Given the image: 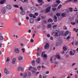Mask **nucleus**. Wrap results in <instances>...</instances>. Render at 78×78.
Returning <instances> with one entry per match:
<instances>
[{"instance_id":"obj_1","label":"nucleus","mask_w":78,"mask_h":78,"mask_svg":"<svg viewBox=\"0 0 78 78\" xmlns=\"http://www.w3.org/2000/svg\"><path fill=\"white\" fill-rule=\"evenodd\" d=\"M29 70H31V72L33 73H35L36 71H37V69L35 67H33L32 66H31L29 68V69H28Z\"/></svg>"},{"instance_id":"obj_2","label":"nucleus","mask_w":78,"mask_h":78,"mask_svg":"<svg viewBox=\"0 0 78 78\" xmlns=\"http://www.w3.org/2000/svg\"><path fill=\"white\" fill-rule=\"evenodd\" d=\"M44 48L45 50H48L49 49V44L47 43H46L45 44V45L44 47Z\"/></svg>"},{"instance_id":"obj_3","label":"nucleus","mask_w":78,"mask_h":78,"mask_svg":"<svg viewBox=\"0 0 78 78\" xmlns=\"http://www.w3.org/2000/svg\"><path fill=\"white\" fill-rule=\"evenodd\" d=\"M51 8V6H50V7H48L46 8V11H45V12H46V13H48V12H50Z\"/></svg>"},{"instance_id":"obj_4","label":"nucleus","mask_w":78,"mask_h":78,"mask_svg":"<svg viewBox=\"0 0 78 78\" xmlns=\"http://www.w3.org/2000/svg\"><path fill=\"white\" fill-rule=\"evenodd\" d=\"M73 52L72 51H71L70 52V56H74L75 55V52H76V51L75 50H73Z\"/></svg>"},{"instance_id":"obj_5","label":"nucleus","mask_w":78,"mask_h":78,"mask_svg":"<svg viewBox=\"0 0 78 78\" xmlns=\"http://www.w3.org/2000/svg\"><path fill=\"white\" fill-rule=\"evenodd\" d=\"M20 76H22L24 78H26L27 76V73L25 72V73L23 74L22 73H21L20 74Z\"/></svg>"},{"instance_id":"obj_6","label":"nucleus","mask_w":78,"mask_h":78,"mask_svg":"<svg viewBox=\"0 0 78 78\" xmlns=\"http://www.w3.org/2000/svg\"><path fill=\"white\" fill-rule=\"evenodd\" d=\"M30 10L31 12H35L36 11V8L34 7H32L30 8Z\"/></svg>"},{"instance_id":"obj_7","label":"nucleus","mask_w":78,"mask_h":78,"mask_svg":"<svg viewBox=\"0 0 78 78\" xmlns=\"http://www.w3.org/2000/svg\"><path fill=\"white\" fill-rule=\"evenodd\" d=\"M54 22L56 23V22H58V18H57V16H54Z\"/></svg>"},{"instance_id":"obj_8","label":"nucleus","mask_w":78,"mask_h":78,"mask_svg":"<svg viewBox=\"0 0 78 78\" xmlns=\"http://www.w3.org/2000/svg\"><path fill=\"white\" fill-rule=\"evenodd\" d=\"M18 70L19 72V71H20V70L23 71V68L22 67H19L18 68Z\"/></svg>"},{"instance_id":"obj_9","label":"nucleus","mask_w":78,"mask_h":78,"mask_svg":"<svg viewBox=\"0 0 78 78\" xmlns=\"http://www.w3.org/2000/svg\"><path fill=\"white\" fill-rule=\"evenodd\" d=\"M4 73L6 74V75H8V74H9V72L7 70L6 68H5L4 69Z\"/></svg>"},{"instance_id":"obj_10","label":"nucleus","mask_w":78,"mask_h":78,"mask_svg":"<svg viewBox=\"0 0 78 78\" xmlns=\"http://www.w3.org/2000/svg\"><path fill=\"white\" fill-rule=\"evenodd\" d=\"M15 51L16 53H19L20 50H19L18 48H16L15 49Z\"/></svg>"},{"instance_id":"obj_11","label":"nucleus","mask_w":78,"mask_h":78,"mask_svg":"<svg viewBox=\"0 0 78 78\" xmlns=\"http://www.w3.org/2000/svg\"><path fill=\"white\" fill-rule=\"evenodd\" d=\"M1 12L3 14H5L6 13V10L4 9H2L1 10Z\"/></svg>"},{"instance_id":"obj_12","label":"nucleus","mask_w":78,"mask_h":78,"mask_svg":"<svg viewBox=\"0 0 78 78\" xmlns=\"http://www.w3.org/2000/svg\"><path fill=\"white\" fill-rule=\"evenodd\" d=\"M12 8V7L11 6V5H7V8L8 9H11V8Z\"/></svg>"},{"instance_id":"obj_13","label":"nucleus","mask_w":78,"mask_h":78,"mask_svg":"<svg viewBox=\"0 0 78 78\" xmlns=\"http://www.w3.org/2000/svg\"><path fill=\"white\" fill-rule=\"evenodd\" d=\"M16 58H14L12 60V63L13 64H14L15 62H16Z\"/></svg>"},{"instance_id":"obj_14","label":"nucleus","mask_w":78,"mask_h":78,"mask_svg":"<svg viewBox=\"0 0 78 78\" xmlns=\"http://www.w3.org/2000/svg\"><path fill=\"white\" fill-rule=\"evenodd\" d=\"M36 62H37V64H40L41 63V59H40V58H37L36 60Z\"/></svg>"},{"instance_id":"obj_15","label":"nucleus","mask_w":78,"mask_h":78,"mask_svg":"<svg viewBox=\"0 0 78 78\" xmlns=\"http://www.w3.org/2000/svg\"><path fill=\"white\" fill-rule=\"evenodd\" d=\"M30 23H34V20L33 18H30Z\"/></svg>"},{"instance_id":"obj_16","label":"nucleus","mask_w":78,"mask_h":78,"mask_svg":"<svg viewBox=\"0 0 78 78\" xmlns=\"http://www.w3.org/2000/svg\"><path fill=\"white\" fill-rule=\"evenodd\" d=\"M18 59L19 61H21L23 59V57L22 56H20L18 57Z\"/></svg>"},{"instance_id":"obj_17","label":"nucleus","mask_w":78,"mask_h":78,"mask_svg":"<svg viewBox=\"0 0 78 78\" xmlns=\"http://www.w3.org/2000/svg\"><path fill=\"white\" fill-rule=\"evenodd\" d=\"M48 22H51L52 23L53 22V20L51 18H50L48 19Z\"/></svg>"},{"instance_id":"obj_18","label":"nucleus","mask_w":78,"mask_h":78,"mask_svg":"<svg viewBox=\"0 0 78 78\" xmlns=\"http://www.w3.org/2000/svg\"><path fill=\"white\" fill-rule=\"evenodd\" d=\"M20 14H22V15H25V12L23 11L20 12Z\"/></svg>"},{"instance_id":"obj_19","label":"nucleus","mask_w":78,"mask_h":78,"mask_svg":"<svg viewBox=\"0 0 78 78\" xmlns=\"http://www.w3.org/2000/svg\"><path fill=\"white\" fill-rule=\"evenodd\" d=\"M61 45L60 44L58 43V41L56 42V47H58V46H59V45Z\"/></svg>"},{"instance_id":"obj_20","label":"nucleus","mask_w":78,"mask_h":78,"mask_svg":"<svg viewBox=\"0 0 78 78\" xmlns=\"http://www.w3.org/2000/svg\"><path fill=\"white\" fill-rule=\"evenodd\" d=\"M56 58H58V59H60V58H61V57L59 55H56Z\"/></svg>"},{"instance_id":"obj_21","label":"nucleus","mask_w":78,"mask_h":78,"mask_svg":"<svg viewBox=\"0 0 78 78\" xmlns=\"http://www.w3.org/2000/svg\"><path fill=\"white\" fill-rule=\"evenodd\" d=\"M31 63L33 66H35V61L34 60L32 61Z\"/></svg>"},{"instance_id":"obj_22","label":"nucleus","mask_w":78,"mask_h":78,"mask_svg":"<svg viewBox=\"0 0 78 78\" xmlns=\"http://www.w3.org/2000/svg\"><path fill=\"white\" fill-rule=\"evenodd\" d=\"M58 43L60 44L62 42V41L61 39H59L57 41Z\"/></svg>"},{"instance_id":"obj_23","label":"nucleus","mask_w":78,"mask_h":78,"mask_svg":"<svg viewBox=\"0 0 78 78\" xmlns=\"http://www.w3.org/2000/svg\"><path fill=\"white\" fill-rule=\"evenodd\" d=\"M68 33H69V31H66L65 32L64 35L65 36H67V35L68 34Z\"/></svg>"},{"instance_id":"obj_24","label":"nucleus","mask_w":78,"mask_h":78,"mask_svg":"<svg viewBox=\"0 0 78 78\" xmlns=\"http://www.w3.org/2000/svg\"><path fill=\"white\" fill-rule=\"evenodd\" d=\"M3 36L1 35L0 36V40L1 41H3Z\"/></svg>"},{"instance_id":"obj_25","label":"nucleus","mask_w":78,"mask_h":78,"mask_svg":"<svg viewBox=\"0 0 78 78\" xmlns=\"http://www.w3.org/2000/svg\"><path fill=\"white\" fill-rule=\"evenodd\" d=\"M42 28L43 29H44L46 27L45 25H44V24H42Z\"/></svg>"},{"instance_id":"obj_26","label":"nucleus","mask_w":78,"mask_h":78,"mask_svg":"<svg viewBox=\"0 0 78 78\" xmlns=\"http://www.w3.org/2000/svg\"><path fill=\"white\" fill-rule=\"evenodd\" d=\"M13 6L15 8H19V5L16 4L14 5Z\"/></svg>"},{"instance_id":"obj_27","label":"nucleus","mask_w":78,"mask_h":78,"mask_svg":"<svg viewBox=\"0 0 78 78\" xmlns=\"http://www.w3.org/2000/svg\"><path fill=\"white\" fill-rule=\"evenodd\" d=\"M55 64V66L56 67L58 66V63L56 62H54Z\"/></svg>"},{"instance_id":"obj_28","label":"nucleus","mask_w":78,"mask_h":78,"mask_svg":"<svg viewBox=\"0 0 78 78\" xmlns=\"http://www.w3.org/2000/svg\"><path fill=\"white\" fill-rule=\"evenodd\" d=\"M56 16H57V17H59V16H61V15H60V13L58 12L56 13Z\"/></svg>"},{"instance_id":"obj_29","label":"nucleus","mask_w":78,"mask_h":78,"mask_svg":"<svg viewBox=\"0 0 78 78\" xmlns=\"http://www.w3.org/2000/svg\"><path fill=\"white\" fill-rule=\"evenodd\" d=\"M63 50H64V51H66V50H67V48H66V47L65 46H64L63 47Z\"/></svg>"},{"instance_id":"obj_30","label":"nucleus","mask_w":78,"mask_h":78,"mask_svg":"<svg viewBox=\"0 0 78 78\" xmlns=\"http://www.w3.org/2000/svg\"><path fill=\"white\" fill-rule=\"evenodd\" d=\"M55 31L57 33V32H59V29H58L57 28H56V29H55Z\"/></svg>"},{"instance_id":"obj_31","label":"nucleus","mask_w":78,"mask_h":78,"mask_svg":"<svg viewBox=\"0 0 78 78\" xmlns=\"http://www.w3.org/2000/svg\"><path fill=\"white\" fill-rule=\"evenodd\" d=\"M9 57H7V60H6V62H9Z\"/></svg>"},{"instance_id":"obj_32","label":"nucleus","mask_w":78,"mask_h":78,"mask_svg":"<svg viewBox=\"0 0 78 78\" xmlns=\"http://www.w3.org/2000/svg\"><path fill=\"white\" fill-rule=\"evenodd\" d=\"M38 3H42L43 1L42 0H38Z\"/></svg>"},{"instance_id":"obj_33","label":"nucleus","mask_w":78,"mask_h":78,"mask_svg":"<svg viewBox=\"0 0 78 78\" xmlns=\"http://www.w3.org/2000/svg\"><path fill=\"white\" fill-rule=\"evenodd\" d=\"M54 35L55 36H58V33L57 32L55 33L54 34Z\"/></svg>"},{"instance_id":"obj_34","label":"nucleus","mask_w":78,"mask_h":78,"mask_svg":"<svg viewBox=\"0 0 78 78\" xmlns=\"http://www.w3.org/2000/svg\"><path fill=\"white\" fill-rule=\"evenodd\" d=\"M43 57L44 58H46L47 57V54H44L43 55Z\"/></svg>"},{"instance_id":"obj_35","label":"nucleus","mask_w":78,"mask_h":78,"mask_svg":"<svg viewBox=\"0 0 78 78\" xmlns=\"http://www.w3.org/2000/svg\"><path fill=\"white\" fill-rule=\"evenodd\" d=\"M43 23L44 24H45V23H47V21L46 20H44L43 21Z\"/></svg>"},{"instance_id":"obj_36","label":"nucleus","mask_w":78,"mask_h":78,"mask_svg":"<svg viewBox=\"0 0 78 78\" xmlns=\"http://www.w3.org/2000/svg\"><path fill=\"white\" fill-rule=\"evenodd\" d=\"M41 66H38L37 67V69L39 70H41Z\"/></svg>"},{"instance_id":"obj_37","label":"nucleus","mask_w":78,"mask_h":78,"mask_svg":"<svg viewBox=\"0 0 78 78\" xmlns=\"http://www.w3.org/2000/svg\"><path fill=\"white\" fill-rule=\"evenodd\" d=\"M69 10L71 12H72L73 11V8H72L71 7L69 8Z\"/></svg>"},{"instance_id":"obj_38","label":"nucleus","mask_w":78,"mask_h":78,"mask_svg":"<svg viewBox=\"0 0 78 78\" xmlns=\"http://www.w3.org/2000/svg\"><path fill=\"white\" fill-rule=\"evenodd\" d=\"M20 9H21V11H23V8H22V7L20 6Z\"/></svg>"},{"instance_id":"obj_39","label":"nucleus","mask_w":78,"mask_h":78,"mask_svg":"<svg viewBox=\"0 0 78 78\" xmlns=\"http://www.w3.org/2000/svg\"><path fill=\"white\" fill-rule=\"evenodd\" d=\"M52 9L53 10V11H56V8H52Z\"/></svg>"},{"instance_id":"obj_40","label":"nucleus","mask_w":78,"mask_h":78,"mask_svg":"<svg viewBox=\"0 0 78 78\" xmlns=\"http://www.w3.org/2000/svg\"><path fill=\"white\" fill-rule=\"evenodd\" d=\"M6 2H4V1H1L0 2L1 4H4V3H5Z\"/></svg>"},{"instance_id":"obj_41","label":"nucleus","mask_w":78,"mask_h":78,"mask_svg":"<svg viewBox=\"0 0 78 78\" xmlns=\"http://www.w3.org/2000/svg\"><path fill=\"white\" fill-rule=\"evenodd\" d=\"M61 15L63 17H65L66 16V14L64 13H62Z\"/></svg>"},{"instance_id":"obj_42","label":"nucleus","mask_w":78,"mask_h":78,"mask_svg":"<svg viewBox=\"0 0 78 78\" xmlns=\"http://www.w3.org/2000/svg\"><path fill=\"white\" fill-rule=\"evenodd\" d=\"M45 53V52L43 51L42 52V54H41V55H42V57H43V55H44V53Z\"/></svg>"},{"instance_id":"obj_43","label":"nucleus","mask_w":78,"mask_h":78,"mask_svg":"<svg viewBox=\"0 0 78 78\" xmlns=\"http://www.w3.org/2000/svg\"><path fill=\"white\" fill-rule=\"evenodd\" d=\"M29 16L30 17H33V14H30Z\"/></svg>"},{"instance_id":"obj_44","label":"nucleus","mask_w":78,"mask_h":78,"mask_svg":"<svg viewBox=\"0 0 78 78\" xmlns=\"http://www.w3.org/2000/svg\"><path fill=\"white\" fill-rule=\"evenodd\" d=\"M21 50H22L23 53H25V48L22 49Z\"/></svg>"},{"instance_id":"obj_45","label":"nucleus","mask_w":78,"mask_h":78,"mask_svg":"<svg viewBox=\"0 0 78 78\" xmlns=\"http://www.w3.org/2000/svg\"><path fill=\"white\" fill-rule=\"evenodd\" d=\"M71 24H72V25H75V23L73 22H71Z\"/></svg>"},{"instance_id":"obj_46","label":"nucleus","mask_w":78,"mask_h":78,"mask_svg":"<svg viewBox=\"0 0 78 78\" xmlns=\"http://www.w3.org/2000/svg\"><path fill=\"white\" fill-rule=\"evenodd\" d=\"M56 2L57 3H60V1L58 0L56 1Z\"/></svg>"},{"instance_id":"obj_47","label":"nucleus","mask_w":78,"mask_h":78,"mask_svg":"<svg viewBox=\"0 0 78 78\" xmlns=\"http://www.w3.org/2000/svg\"><path fill=\"white\" fill-rule=\"evenodd\" d=\"M46 76H47V75L46 74H44L43 76V78H46Z\"/></svg>"},{"instance_id":"obj_48","label":"nucleus","mask_w":78,"mask_h":78,"mask_svg":"<svg viewBox=\"0 0 78 78\" xmlns=\"http://www.w3.org/2000/svg\"><path fill=\"white\" fill-rule=\"evenodd\" d=\"M41 20V18L38 17L37 19V21H40Z\"/></svg>"},{"instance_id":"obj_49","label":"nucleus","mask_w":78,"mask_h":78,"mask_svg":"<svg viewBox=\"0 0 78 78\" xmlns=\"http://www.w3.org/2000/svg\"><path fill=\"white\" fill-rule=\"evenodd\" d=\"M63 29L64 30H67V27H66V26H64L63 27Z\"/></svg>"},{"instance_id":"obj_50","label":"nucleus","mask_w":78,"mask_h":78,"mask_svg":"<svg viewBox=\"0 0 78 78\" xmlns=\"http://www.w3.org/2000/svg\"><path fill=\"white\" fill-rule=\"evenodd\" d=\"M48 27L49 28H51V24H48Z\"/></svg>"},{"instance_id":"obj_51","label":"nucleus","mask_w":78,"mask_h":78,"mask_svg":"<svg viewBox=\"0 0 78 78\" xmlns=\"http://www.w3.org/2000/svg\"><path fill=\"white\" fill-rule=\"evenodd\" d=\"M30 42L32 43H33V42H34V40L33 39H31L30 40Z\"/></svg>"},{"instance_id":"obj_52","label":"nucleus","mask_w":78,"mask_h":78,"mask_svg":"<svg viewBox=\"0 0 78 78\" xmlns=\"http://www.w3.org/2000/svg\"><path fill=\"white\" fill-rule=\"evenodd\" d=\"M35 16H38V13L35 12L34 14Z\"/></svg>"},{"instance_id":"obj_53","label":"nucleus","mask_w":78,"mask_h":78,"mask_svg":"<svg viewBox=\"0 0 78 78\" xmlns=\"http://www.w3.org/2000/svg\"><path fill=\"white\" fill-rule=\"evenodd\" d=\"M57 6H58V5L57 4H55L53 6V7H57Z\"/></svg>"},{"instance_id":"obj_54","label":"nucleus","mask_w":78,"mask_h":78,"mask_svg":"<svg viewBox=\"0 0 78 78\" xmlns=\"http://www.w3.org/2000/svg\"><path fill=\"white\" fill-rule=\"evenodd\" d=\"M78 44V41H76L75 43V45H77Z\"/></svg>"},{"instance_id":"obj_55","label":"nucleus","mask_w":78,"mask_h":78,"mask_svg":"<svg viewBox=\"0 0 78 78\" xmlns=\"http://www.w3.org/2000/svg\"><path fill=\"white\" fill-rule=\"evenodd\" d=\"M40 27H41V26H40V25H38L37 26V28H38V29H40Z\"/></svg>"},{"instance_id":"obj_56","label":"nucleus","mask_w":78,"mask_h":78,"mask_svg":"<svg viewBox=\"0 0 78 78\" xmlns=\"http://www.w3.org/2000/svg\"><path fill=\"white\" fill-rule=\"evenodd\" d=\"M47 36L48 37H50V35L49 34H47Z\"/></svg>"},{"instance_id":"obj_57","label":"nucleus","mask_w":78,"mask_h":78,"mask_svg":"<svg viewBox=\"0 0 78 78\" xmlns=\"http://www.w3.org/2000/svg\"><path fill=\"white\" fill-rule=\"evenodd\" d=\"M70 36H68L66 38V39H70Z\"/></svg>"},{"instance_id":"obj_58","label":"nucleus","mask_w":78,"mask_h":78,"mask_svg":"<svg viewBox=\"0 0 78 78\" xmlns=\"http://www.w3.org/2000/svg\"><path fill=\"white\" fill-rule=\"evenodd\" d=\"M57 27V25H55L54 26H53V28H55V27Z\"/></svg>"},{"instance_id":"obj_59","label":"nucleus","mask_w":78,"mask_h":78,"mask_svg":"<svg viewBox=\"0 0 78 78\" xmlns=\"http://www.w3.org/2000/svg\"><path fill=\"white\" fill-rule=\"evenodd\" d=\"M36 17V16H35V15H33V18H34V19H35Z\"/></svg>"},{"instance_id":"obj_60","label":"nucleus","mask_w":78,"mask_h":78,"mask_svg":"<svg viewBox=\"0 0 78 78\" xmlns=\"http://www.w3.org/2000/svg\"><path fill=\"white\" fill-rule=\"evenodd\" d=\"M49 73V71H47L46 73V74H48Z\"/></svg>"},{"instance_id":"obj_61","label":"nucleus","mask_w":78,"mask_h":78,"mask_svg":"<svg viewBox=\"0 0 78 78\" xmlns=\"http://www.w3.org/2000/svg\"><path fill=\"white\" fill-rule=\"evenodd\" d=\"M26 19L27 20H29V17L27 16V17H26Z\"/></svg>"},{"instance_id":"obj_62","label":"nucleus","mask_w":78,"mask_h":78,"mask_svg":"<svg viewBox=\"0 0 78 78\" xmlns=\"http://www.w3.org/2000/svg\"><path fill=\"white\" fill-rule=\"evenodd\" d=\"M75 31L76 33H77V32H78V29H76Z\"/></svg>"},{"instance_id":"obj_63","label":"nucleus","mask_w":78,"mask_h":78,"mask_svg":"<svg viewBox=\"0 0 78 78\" xmlns=\"http://www.w3.org/2000/svg\"><path fill=\"white\" fill-rule=\"evenodd\" d=\"M76 23L78 24V20H76Z\"/></svg>"},{"instance_id":"obj_64","label":"nucleus","mask_w":78,"mask_h":78,"mask_svg":"<svg viewBox=\"0 0 78 78\" xmlns=\"http://www.w3.org/2000/svg\"><path fill=\"white\" fill-rule=\"evenodd\" d=\"M50 39H51V40H53V37H50Z\"/></svg>"}]
</instances>
